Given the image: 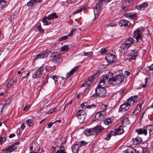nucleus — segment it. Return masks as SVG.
Segmentation results:
<instances>
[{
	"label": "nucleus",
	"mask_w": 153,
	"mask_h": 153,
	"mask_svg": "<svg viewBox=\"0 0 153 153\" xmlns=\"http://www.w3.org/2000/svg\"><path fill=\"white\" fill-rule=\"evenodd\" d=\"M132 140L134 144L135 145H138L141 143L142 141V139L141 137H137L135 138H133Z\"/></svg>",
	"instance_id": "obj_21"
},
{
	"label": "nucleus",
	"mask_w": 153,
	"mask_h": 153,
	"mask_svg": "<svg viewBox=\"0 0 153 153\" xmlns=\"http://www.w3.org/2000/svg\"><path fill=\"white\" fill-rule=\"evenodd\" d=\"M7 102H8V103L9 104L10 103V100H9V99L7 100L5 102L4 105H3V104H1V105H2L3 106H2V108H1V111L0 112V114H2L3 108L4 107V106L7 105Z\"/></svg>",
	"instance_id": "obj_44"
},
{
	"label": "nucleus",
	"mask_w": 153,
	"mask_h": 153,
	"mask_svg": "<svg viewBox=\"0 0 153 153\" xmlns=\"http://www.w3.org/2000/svg\"><path fill=\"white\" fill-rule=\"evenodd\" d=\"M48 19L47 16L45 17L42 19V21L43 22L44 25H48L49 24H50V23H48V22L46 20V19Z\"/></svg>",
	"instance_id": "obj_39"
},
{
	"label": "nucleus",
	"mask_w": 153,
	"mask_h": 153,
	"mask_svg": "<svg viewBox=\"0 0 153 153\" xmlns=\"http://www.w3.org/2000/svg\"><path fill=\"white\" fill-rule=\"evenodd\" d=\"M38 30L40 33H44V30L41 27V25H40L38 27Z\"/></svg>",
	"instance_id": "obj_55"
},
{
	"label": "nucleus",
	"mask_w": 153,
	"mask_h": 153,
	"mask_svg": "<svg viewBox=\"0 0 153 153\" xmlns=\"http://www.w3.org/2000/svg\"><path fill=\"white\" fill-rule=\"evenodd\" d=\"M56 148L53 146H52L50 149V153H54L56 151Z\"/></svg>",
	"instance_id": "obj_56"
},
{
	"label": "nucleus",
	"mask_w": 153,
	"mask_h": 153,
	"mask_svg": "<svg viewBox=\"0 0 153 153\" xmlns=\"http://www.w3.org/2000/svg\"><path fill=\"white\" fill-rule=\"evenodd\" d=\"M84 133L85 135L88 136L95 135L94 129L93 128L87 129Z\"/></svg>",
	"instance_id": "obj_16"
},
{
	"label": "nucleus",
	"mask_w": 153,
	"mask_h": 153,
	"mask_svg": "<svg viewBox=\"0 0 153 153\" xmlns=\"http://www.w3.org/2000/svg\"><path fill=\"white\" fill-rule=\"evenodd\" d=\"M124 123H129V121L128 118H125L123 120V124Z\"/></svg>",
	"instance_id": "obj_59"
},
{
	"label": "nucleus",
	"mask_w": 153,
	"mask_h": 153,
	"mask_svg": "<svg viewBox=\"0 0 153 153\" xmlns=\"http://www.w3.org/2000/svg\"><path fill=\"white\" fill-rule=\"evenodd\" d=\"M26 124L27 125L30 127L33 125V121L31 119H28L27 120Z\"/></svg>",
	"instance_id": "obj_40"
},
{
	"label": "nucleus",
	"mask_w": 153,
	"mask_h": 153,
	"mask_svg": "<svg viewBox=\"0 0 153 153\" xmlns=\"http://www.w3.org/2000/svg\"><path fill=\"white\" fill-rule=\"evenodd\" d=\"M113 74L109 73L105 76H102L100 78V85L105 84H118L122 82L125 77L123 74H119L117 75L114 77H111Z\"/></svg>",
	"instance_id": "obj_1"
},
{
	"label": "nucleus",
	"mask_w": 153,
	"mask_h": 153,
	"mask_svg": "<svg viewBox=\"0 0 153 153\" xmlns=\"http://www.w3.org/2000/svg\"><path fill=\"white\" fill-rule=\"evenodd\" d=\"M146 129L147 130V131H148L149 132L150 134L151 132L153 130V123L152 125H150L146 127Z\"/></svg>",
	"instance_id": "obj_33"
},
{
	"label": "nucleus",
	"mask_w": 153,
	"mask_h": 153,
	"mask_svg": "<svg viewBox=\"0 0 153 153\" xmlns=\"http://www.w3.org/2000/svg\"><path fill=\"white\" fill-rule=\"evenodd\" d=\"M30 106L31 105H30L26 104L24 108L23 109V111H25L26 110L27 111L28 110Z\"/></svg>",
	"instance_id": "obj_50"
},
{
	"label": "nucleus",
	"mask_w": 153,
	"mask_h": 153,
	"mask_svg": "<svg viewBox=\"0 0 153 153\" xmlns=\"http://www.w3.org/2000/svg\"><path fill=\"white\" fill-rule=\"evenodd\" d=\"M142 36L141 31L139 28L137 29L134 32L133 36L136 39L137 42L138 41L139 39H140L141 40H143Z\"/></svg>",
	"instance_id": "obj_7"
},
{
	"label": "nucleus",
	"mask_w": 153,
	"mask_h": 153,
	"mask_svg": "<svg viewBox=\"0 0 153 153\" xmlns=\"http://www.w3.org/2000/svg\"><path fill=\"white\" fill-rule=\"evenodd\" d=\"M100 52L102 55H104L105 54L106 51L105 48H103L101 49Z\"/></svg>",
	"instance_id": "obj_48"
},
{
	"label": "nucleus",
	"mask_w": 153,
	"mask_h": 153,
	"mask_svg": "<svg viewBox=\"0 0 153 153\" xmlns=\"http://www.w3.org/2000/svg\"><path fill=\"white\" fill-rule=\"evenodd\" d=\"M120 25H121V26H124L125 27L127 26L129 27L131 25V23L130 22L127 20L123 19L122 20H120L119 22Z\"/></svg>",
	"instance_id": "obj_14"
},
{
	"label": "nucleus",
	"mask_w": 153,
	"mask_h": 153,
	"mask_svg": "<svg viewBox=\"0 0 153 153\" xmlns=\"http://www.w3.org/2000/svg\"><path fill=\"white\" fill-rule=\"evenodd\" d=\"M44 68L40 67L36 70L35 73L33 74L32 77L33 79L39 78L42 75L43 72Z\"/></svg>",
	"instance_id": "obj_6"
},
{
	"label": "nucleus",
	"mask_w": 153,
	"mask_h": 153,
	"mask_svg": "<svg viewBox=\"0 0 153 153\" xmlns=\"http://www.w3.org/2000/svg\"><path fill=\"white\" fill-rule=\"evenodd\" d=\"M61 51H67L69 49V47L68 45H65L61 48Z\"/></svg>",
	"instance_id": "obj_35"
},
{
	"label": "nucleus",
	"mask_w": 153,
	"mask_h": 153,
	"mask_svg": "<svg viewBox=\"0 0 153 153\" xmlns=\"http://www.w3.org/2000/svg\"><path fill=\"white\" fill-rule=\"evenodd\" d=\"M141 107V104H138L135 107L134 111L132 112V114L134 115L139 113L140 111Z\"/></svg>",
	"instance_id": "obj_20"
},
{
	"label": "nucleus",
	"mask_w": 153,
	"mask_h": 153,
	"mask_svg": "<svg viewBox=\"0 0 153 153\" xmlns=\"http://www.w3.org/2000/svg\"><path fill=\"white\" fill-rule=\"evenodd\" d=\"M50 58L51 61L56 63H61L63 60L60 54L57 52H54L52 53Z\"/></svg>",
	"instance_id": "obj_3"
},
{
	"label": "nucleus",
	"mask_w": 153,
	"mask_h": 153,
	"mask_svg": "<svg viewBox=\"0 0 153 153\" xmlns=\"http://www.w3.org/2000/svg\"><path fill=\"white\" fill-rule=\"evenodd\" d=\"M56 109V108H53L50 109L48 113L49 114H52V113L54 111H55Z\"/></svg>",
	"instance_id": "obj_62"
},
{
	"label": "nucleus",
	"mask_w": 153,
	"mask_h": 153,
	"mask_svg": "<svg viewBox=\"0 0 153 153\" xmlns=\"http://www.w3.org/2000/svg\"><path fill=\"white\" fill-rule=\"evenodd\" d=\"M6 138L5 137H0V144H2V143L5 141L6 140Z\"/></svg>",
	"instance_id": "obj_54"
},
{
	"label": "nucleus",
	"mask_w": 153,
	"mask_h": 153,
	"mask_svg": "<svg viewBox=\"0 0 153 153\" xmlns=\"http://www.w3.org/2000/svg\"><path fill=\"white\" fill-rule=\"evenodd\" d=\"M130 74V73L128 71H125L124 72V75L125 76H128Z\"/></svg>",
	"instance_id": "obj_63"
},
{
	"label": "nucleus",
	"mask_w": 153,
	"mask_h": 153,
	"mask_svg": "<svg viewBox=\"0 0 153 153\" xmlns=\"http://www.w3.org/2000/svg\"><path fill=\"white\" fill-rule=\"evenodd\" d=\"M108 25L112 27L115 26L116 25V24L114 22H112L108 24Z\"/></svg>",
	"instance_id": "obj_57"
},
{
	"label": "nucleus",
	"mask_w": 153,
	"mask_h": 153,
	"mask_svg": "<svg viewBox=\"0 0 153 153\" xmlns=\"http://www.w3.org/2000/svg\"><path fill=\"white\" fill-rule=\"evenodd\" d=\"M129 52L130 55L131 56V57L129 58V60L134 59L137 56V52L133 50H130Z\"/></svg>",
	"instance_id": "obj_15"
},
{
	"label": "nucleus",
	"mask_w": 153,
	"mask_h": 153,
	"mask_svg": "<svg viewBox=\"0 0 153 153\" xmlns=\"http://www.w3.org/2000/svg\"><path fill=\"white\" fill-rule=\"evenodd\" d=\"M134 40L131 38L126 39L124 43L122 45V49L124 50V53H127L128 49L130 47V45L134 43Z\"/></svg>",
	"instance_id": "obj_4"
},
{
	"label": "nucleus",
	"mask_w": 153,
	"mask_h": 153,
	"mask_svg": "<svg viewBox=\"0 0 153 153\" xmlns=\"http://www.w3.org/2000/svg\"><path fill=\"white\" fill-rule=\"evenodd\" d=\"M15 82V81L13 79L11 80L8 82V84H7V87L8 88L10 87L12 85V84Z\"/></svg>",
	"instance_id": "obj_42"
},
{
	"label": "nucleus",
	"mask_w": 153,
	"mask_h": 153,
	"mask_svg": "<svg viewBox=\"0 0 153 153\" xmlns=\"http://www.w3.org/2000/svg\"><path fill=\"white\" fill-rule=\"evenodd\" d=\"M117 135H120L123 133L124 130L123 127L122 126H120L118 128L115 129Z\"/></svg>",
	"instance_id": "obj_22"
},
{
	"label": "nucleus",
	"mask_w": 153,
	"mask_h": 153,
	"mask_svg": "<svg viewBox=\"0 0 153 153\" xmlns=\"http://www.w3.org/2000/svg\"><path fill=\"white\" fill-rule=\"evenodd\" d=\"M78 69L77 66H76L73 68L67 74H66V77L67 78L69 77L72 76L73 73L78 70Z\"/></svg>",
	"instance_id": "obj_19"
},
{
	"label": "nucleus",
	"mask_w": 153,
	"mask_h": 153,
	"mask_svg": "<svg viewBox=\"0 0 153 153\" xmlns=\"http://www.w3.org/2000/svg\"><path fill=\"white\" fill-rule=\"evenodd\" d=\"M93 55V52H85L81 55V56H85L88 57H90L92 56Z\"/></svg>",
	"instance_id": "obj_34"
},
{
	"label": "nucleus",
	"mask_w": 153,
	"mask_h": 153,
	"mask_svg": "<svg viewBox=\"0 0 153 153\" xmlns=\"http://www.w3.org/2000/svg\"><path fill=\"white\" fill-rule=\"evenodd\" d=\"M148 78L147 77H146L145 78V81H144V82L145 83V84L144 83L142 85V87L143 88H145L146 86V83L148 82Z\"/></svg>",
	"instance_id": "obj_51"
},
{
	"label": "nucleus",
	"mask_w": 153,
	"mask_h": 153,
	"mask_svg": "<svg viewBox=\"0 0 153 153\" xmlns=\"http://www.w3.org/2000/svg\"><path fill=\"white\" fill-rule=\"evenodd\" d=\"M112 121H111V119L109 118H107L105 119L104 121V123L106 125H109L110 124Z\"/></svg>",
	"instance_id": "obj_32"
},
{
	"label": "nucleus",
	"mask_w": 153,
	"mask_h": 153,
	"mask_svg": "<svg viewBox=\"0 0 153 153\" xmlns=\"http://www.w3.org/2000/svg\"><path fill=\"white\" fill-rule=\"evenodd\" d=\"M137 96H134L132 97L127 100V104L129 105V106L132 105L134 102L136 100Z\"/></svg>",
	"instance_id": "obj_18"
},
{
	"label": "nucleus",
	"mask_w": 153,
	"mask_h": 153,
	"mask_svg": "<svg viewBox=\"0 0 153 153\" xmlns=\"http://www.w3.org/2000/svg\"><path fill=\"white\" fill-rule=\"evenodd\" d=\"M32 0H30L27 4V6H32L34 4L33 2V1H31Z\"/></svg>",
	"instance_id": "obj_61"
},
{
	"label": "nucleus",
	"mask_w": 153,
	"mask_h": 153,
	"mask_svg": "<svg viewBox=\"0 0 153 153\" xmlns=\"http://www.w3.org/2000/svg\"><path fill=\"white\" fill-rule=\"evenodd\" d=\"M125 16L127 17H128L129 19H133L136 17V14L134 13H128L125 14Z\"/></svg>",
	"instance_id": "obj_27"
},
{
	"label": "nucleus",
	"mask_w": 153,
	"mask_h": 153,
	"mask_svg": "<svg viewBox=\"0 0 153 153\" xmlns=\"http://www.w3.org/2000/svg\"><path fill=\"white\" fill-rule=\"evenodd\" d=\"M105 59L109 63H112L115 59V56L110 53H108L106 55Z\"/></svg>",
	"instance_id": "obj_10"
},
{
	"label": "nucleus",
	"mask_w": 153,
	"mask_h": 153,
	"mask_svg": "<svg viewBox=\"0 0 153 153\" xmlns=\"http://www.w3.org/2000/svg\"><path fill=\"white\" fill-rule=\"evenodd\" d=\"M91 86V85H90L87 81H85L82 84L81 86L86 87L87 86Z\"/></svg>",
	"instance_id": "obj_46"
},
{
	"label": "nucleus",
	"mask_w": 153,
	"mask_h": 153,
	"mask_svg": "<svg viewBox=\"0 0 153 153\" xmlns=\"http://www.w3.org/2000/svg\"><path fill=\"white\" fill-rule=\"evenodd\" d=\"M130 107L129 105L126 103H124L120 106L119 111L125 112Z\"/></svg>",
	"instance_id": "obj_11"
},
{
	"label": "nucleus",
	"mask_w": 153,
	"mask_h": 153,
	"mask_svg": "<svg viewBox=\"0 0 153 153\" xmlns=\"http://www.w3.org/2000/svg\"><path fill=\"white\" fill-rule=\"evenodd\" d=\"M94 79V77L93 76H92L90 77H89L87 81L89 83L90 85H91V83L93 81Z\"/></svg>",
	"instance_id": "obj_43"
},
{
	"label": "nucleus",
	"mask_w": 153,
	"mask_h": 153,
	"mask_svg": "<svg viewBox=\"0 0 153 153\" xmlns=\"http://www.w3.org/2000/svg\"><path fill=\"white\" fill-rule=\"evenodd\" d=\"M85 114H86L84 111L83 110H79L76 112V117H77Z\"/></svg>",
	"instance_id": "obj_31"
},
{
	"label": "nucleus",
	"mask_w": 153,
	"mask_h": 153,
	"mask_svg": "<svg viewBox=\"0 0 153 153\" xmlns=\"http://www.w3.org/2000/svg\"><path fill=\"white\" fill-rule=\"evenodd\" d=\"M111 0H99L100 3L97 4L95 6V10H94V13L95 17H97L98 16L99 10L102 7V4L101 2L104 1L105 2H108L110 1Z\"/></svg>",
	"instance_id": "obj_5"
},
{
	"label": "nucleus",
	"mask_w": 153,
	"mask_h": 153,
	"mask_svg": "<svg viewBox=\"0 0 153 153\" xmlns=\"http://www.w3.org/2000/svg\"><path fill=\"white\" fill-rule=\"evenodd\" d=\"M48 76L47 75L44 76L42 79V83L44 84H45L48 82Z\"/></svg>",
	"instance_id": "obj_36"
},
{
	"label": "nucleus",
	"mask_w": 153,
	"mask_h": 153,
	"mask_svg": "<svg viewBox=\"0 0 153 153\" xmlns=\"http://www.w3.org/2000/svg\"><path fill=\"white\" fill-rule=\"evenodd\" d=\"M106 112L100 111L96 113L95 114V118L98 120H100L104 117L106 114Z\"/></svg>",
	"instance_id": "obj_9"
},
{
	"label": "nucleus",
	"mask_w": 153,
	"mask_h": 153,
	"mask_svg": "<svg viewBox=\"0 0 153 153\" xmlns=\"http://www.w3.org/2000/svg\"><path fill=\"white\" fill-rule=\"evenodd\" d=\"M33 1V3L34 4H36L37 3H42V0H32Z\"/></svg>",
	"instance_id": "obj_53"
},
{
	"label": "nucleus",
	"mask_w": 153,
	"mask_h": 153,
	"mask_svg": "<svg viewBox=\"0 0 153 153\" xmlns=\"http://www.w3.org/2000/svg\"><path fill=\"white\" fill-rule=\"evenodd\" d=\"M34 147V151L39 152V144L36 143H34L30 145V150L31 151L33 150V148Z\"/></svg>",
	"instance_id": "obj_13"
},
{
	"label": "nucleus",
	"mask_w": 153,
	"mask_h": 153,
	"mask_svg": "<svg viewBox=\"0 0 153 153\" xmlns=\"http://www.w3.org/2000/svg\"><path fill=\"white\" fill-rule=\"evenodd\" d=\"M81 107L82 109H85L86 107L87 108L92 109L94 111H95L97 109V105L94 104L88 105L85 103L82 104Z\"/></svg>",
	"instance_id": "obj_8"
},
{
	"label": "nucleus",
	"mask_w": 153,
	"mask_h": 153,
	"mask_svg": "<svg viewBox=\"0 0 153 153\" xmlns=\"http://www.w3.org/2000/svg\"><path fill=\"white\" fill-rule=\"evenodd\" d=\"M85 9V7H82L81 8H80V9H78L77 10H76L75 11H74L73 13V14H75L76 13H78L84 10Z\"/></svg>",
	"instance_id": "obj_38"
},
{
	"label": "nucleus",
	"mask_w": 153,
	"mask_h": 153,
	"mask_svg": "<svg viewBox=\"0 0 153 153\" xmlns=\"http://www.w3.org/2000/svg\"><path fill=\"white\" fill-rule=\"evenodd\" d=\"M148 4L146 2H144L136 6V8L138 10H140L142 8H145L148 7Z\"/></svg>",
	"instance_id": "obj_26"
},
{
	"label": "nucleus",
	"mask_w": 153,
	"mask_h": 153,
	"mask_svg": "<svg viewBox=\"0 0 153 153\" xmlns=\"http://www.w3.org/2000/svg\"><path fill=\"white\" fill-rule=\"evenodd\" d=\"M15 149L14 148L12 147V146H9L8 148L5 150H3V151H5V153H10L14 151Z\"/></svg>",
	"instance_id": "obj_29"
},
{
	"label": "nucleus",
	"mask_w": 153,
	"mask_h": 153,
	"mask_svg": "<svg viewBox=\"0 0 153 153\" xmlns=\"http://www.w3.org/2000/svg\"><path fill=\"white\" fill-rule=\"evenodd\" d=\"M7 1L5 0H0V7L3 9L5 6Z\"/></svg>",
	"instance_id": "obj_30"
},
{
	"label": "nucleus",
	"mask_w": 153,
	"mask_h": 153,
	"mask_svg": "<svg viewBox=\"0 0 153 153\" xmlns=\"http://www.w3.org/2000/svg\"><path fill=\"white\" fill-rule=\"evenodd\" d=\"M107 84H105L103 85H100V86L98 85L96 89H95V94H93V96L94 97H104L106 95V91L102 86H105V85Z\"/></svg>",
	"instance_id": "obj_2"
},
{
	"label": "nucleus",
	"mask_w": 153,
	"mask_h": 153,
	"mask_svg": "<svg viewBox=\"0 0 153 153\" xmlns=\"http://www.w3.org/2000/svg\"><path fill=\"white\" fill-rule=\"evenodd\" d=\"M107 106H108L107 105H105L104 104H102L100 106V109L101 110V111H105L106 112V110H107Z\"/></svg>",
	"instance_id": "obj_37"
},
{
	"label": "nucleus",
	"mask_w": 153,
	"mask_h": 153,
	"mask_svg": "<svg viewBox=\"0 0 153 153\" xmlns=\"http://www.w3.org/2000/svg\"><path fill=\"white\" fill-rule=\"evenodd\" d=\"M93 128L94 129L95 135L100 133L103 130L102 128L100 125L97 126L94 128Z\"/></svg>",
	"instance_id": "obj_17"
},
{
	"label": "nucleus",
	"mask_w": 153,
	"mask_h": 153,
	"mask_svg": "<svg viewBox=\"0 0 153 153\" xmlns=\"http://www.w3.org/2000/svg\"><path fill=\"white\" fill-rule=\"evenodd\" d=\"M47 19H48L51 20L58 17V16L56 15V13H53L47 16Z\"/></svg>",
	"instance_id": "obj_28"
},
{
	"label": "nucleus",
	"mask_w": 153,
	"mask_h": 153,
	"mask_svg": "<svg viewBox=\"0 0 153 153\" xmlns=\"http://www.w3.org/2000/svg\"><path fill=\"white\" fill-rule=\"evenodd\" d=\"M61 144H64L66 142V139L65 138L61 139Z\"/></svg>",
	"instance_id": "obj_64"
},
{
	"label": "nucleus",
	"mask_w": 153,
	"mask_h": 153,
	"mask_svg": "<svg viewBox=\"0 0 153 153\" xmlns=\"http://www.w3.org/2000/svg\"><path fill=\"white\" fill-rule=\"evenodd\" d=\"M24 73L26 74V75L25 76L23 77V78H26L27 77H28L29 76V74L30 72L29 71H25L24 72Z\"/></svg>",
	"instance_id": "obj_52"
},
{
	"label": "nucleus",
	"mask_w": 153,
	"mask_h": 153,
	"mask_svg": "<svg viewBox=\"0 0 153 153\" xmlns=\"http://www.w3.org/2000/svg\"><path fill=\"white\" fill-rule=\"evenodd\" d=\"M142 152L143 153H150L149 149L146 148H142Z\"/></svg>",
	"instance_id": "obj_47"
},
{
	"label": "nucleus",
	"mask_w": 153,
	"mask_h": 153,
	"mask_svg": "<svg viewBox=\"0 0 153 153\" xmlns=\"http://www.w3.org/2000/svg\"><path fill=\"white\" fill-rule=\"evenodd\" d=\"M68 39V38L67 36H62L60 37V38H59L58 41H63V40H65Z\"/></svg>",
	"instance_id": "obj_45"
},
{
	"label": "nucleus",
	"mask_w": 153,
	"mask_h": 153,
	"mask_svg": "<svg viewBox=\"0 0 153 153\" xmlns=\"http://www.w3.org/2000/svg\"><path fill=\"white\" fill-rule=\"evenodd\" d=\"M125 89H123L121 90H120L119 91V93L120 94V95L121 97H123V94L124 91H125Z\"/></svg>",
	"instance_id": "obj_58"
},
{
	"label": "nucleus",
	"mask_w": 153,
	"mask_h": 153,
	"mask_svg": "<svg viewBox=\"0 0 153 153\" xmlns=\"http://www.w3.org/2000/svg\"><path fill=\"white\" fill-rule=\"evenodd\" d=\"M51 52H42L40 54H39L36 56V57L35 59L36 60L38 59H40L46 58L47 57Z\"/></svg>",
	"instance_id": "obj_12"
},
{
	"label": "nucleus",
	"mask_w": 153,
	"mask_h": 153,
	"mask_svg": "<svg viewBox=\"0 0 153 153\" xmlns=\"http://www.w3.org/2000/svg\"><path fill=\"white\" fill-rule=\"evenodd\" d=\"M80 146H85L87 145V142L84 140H82L80 142Z\"/></svg>",
	"instance_id": "obj_49"
},
{
	"label": "nucleus",
	"mask_w": 153,
	"mask_h": 153,
	"mask_svg": "<svg viewBox=\"0 0 153 153\" xmlns=\"http://www.w3.org/2000/svg\"><path fill=\"white\" fill-rule=\"evenodd\" d=\"M86 116V114L81 115L80 116L76 117L77 118L81 121H83L85 118Z\"/></svg>",
	"instance_id": "obj_41"
},
{
	"label": "nucleus",
	"mask_w": 153,
	"mask_h": 153,
	"mask_svg": "<svg viewBox=\"0 0 153 153\" xmlns=\"http://www.w3.org/2000/svg\"><path fill=\"white\" fill-rule=\"evenodd\" d=\"M135 131L138 134H144L145 135H146L147 134V130L144 129H138L136 130Z\"/></svg>",
	"instance_id": "obj_24"
},
{
	"label": "nucleus",
	"mask_w": 153,
	"mask_h": 153,
	"mask_svg": "<svg viewBox=\"0 0 153 153\" xmlns=\"http://www.w3.org/2000/svg\"><path fill=\"white\" fill-rule=\"evenodd\" d=\"M71 149L73 153H77L79 151V145L74 144L72 146Z\"/></svg>",
	"instance_id": "obj_25"
},
{
	"label": "nucleus",
	"mask_w": 153,
	"mask_h": 153,
	"mask_svg": "<svg viewBox=\"0 0 153 153\" xmlns=\"http://www.w3.org/2000/svg\"><path fill=\"white\" fill-rule=\"evenodd\" d=\"M132 150L131 151V153H139V151L137 150V148H134L133 149H132Z\"/></svg>",
	"instance_id": "obj_60"
},
{
	"label": "nucleus",
	"mask_w": 153,
	"mask_h": 153,
	"mask_svg": "<svg viewBox=\"0 0 153 153\" xmlns=\"http://www.w3.org/2000/svg\"><path fill=\"white\" fill-rule=\"evenodd\" d=\"M117 134L115 129L114 131H111L107 135V137L105 138L106 140H109L111 136H116Z\"/></svg>",
	"instance_id": "obj_23"
}]
</instances>
